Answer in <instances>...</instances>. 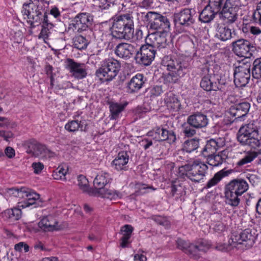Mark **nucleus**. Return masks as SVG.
I'll return each instance as SVG.
<instances>
[{"mask_svg":"<svg viewBox=\"0 0 261 261\" xmlns=\"http://www.w3.org/2000/svg\"><path fill=\"white\" fill-rule=\"evenodd\" d=\"M237 139L242 145H247L251 148L257 149L256 152H248L237 163L239 166L251 163L261 154V128L257 122L253 121L242 126L238 133Z\"/></svg>","mask_w":261,"mask_h":261,"instance_id":"f257e3e1","label":"nucleus"},{"mask_svg":"<svg viewBox=\"0 0 261 261\" xmlns=\"http://www.w3.org/2000/svg\"><path fill=\"white\" fill-rule=\"evenodd\" d=\"M190 58L185 56L173 57L165 56L162 60L163 64L167 67L169 72L164 76L166 83L175 84L179 79L184 76L190 66Z\"/></svg>","mask_w":261,"mask_h":261,"instance_id":"f03ea898","label":"nucleus"},{"mask_svg":"<svg viewBox=\"0 0 261 261\" xmlns=\"http://www.w3.org/2000/svg\"><path fill=\"white\" fill-rule=\"evenodd\" d=\"M111 28L113 38L119 39L130 40L134 31L133 18L129 14L115 15L112 18Z\"/></svg>","mask_w":261,"mask_h":261,"instance_id":"7ed1b4c3","label":"nucleus"},{"mask_svg":"<svg viewBox=\"0 0 261 261\" xmlns=\"http://www.w3.org/2000/svg\"><path fill=\"white\" fill-rule=\"evenodd\" d=\"M44 6L43 2L39 0L23 4L21 13L32 28L40 24L45 17H48Z\"/></svg>","mask_w":261,"mask_h":261,"instance_id":"20e7f679","label":"nucleus"},{"mask_svg":"<svg viewBox=\"0 0 261 261\" xmlns=\"http://www.w3.org/2000/svg\"><path fill=\"white\" fill-rule=\"evenodd\" d=\"M248 189L247 182L242 179H236L230 181L225 188L226 203L236 207L240 202L239 198Z\"/></svg>","mask_w":261,"mask_h":261,"instance_id":"39448f33","label":"nucleus"},{"mask_svg":"<svg viewBox=\"0 0 261 261\" xmlns=\"http://www.w3.org/2000/svg\"><path fill=\"white\" fill-rule=\"evenodd\" d=\"M255 240V236L252 233L251 230L248 228L240 233L232 232L227 244H219L216 246V248L220 251H229L237 245L242 244L245 242L247 243L248 246H252Z\"/></svg>","mask_w":261,"mask_h":261,"instance_id":"423d86ee","label":"nucleus"},{"mask_svg":"<svg viewBox=\"0 0 261 261\" xmlns=\"http://www.w3.org/2000/svg\"><path fill=\"white\" fill-rule=\"evenodd\" d=\"M208 169L207 166L198 161L192 164H186L179 167V172L193 182H199L205 177Z\"/></svg>","mask_w":261,"mask_h":261,"instance_id":"0eeeda50","label":"nucleus"},{"mask_svg":"<svg viewBox=\"0 0 261 261\" xmlns=\"http://www.w3.org/2000/svg\"><path fill=\"white\" fill-rule=\"evenodd\" d=\"M121 68V64L114 58H108L103 61L101 66L96 71V76L100 80L110 81L118 74Z\"/></svg>","mask_w":261,"mask_h":261,"instance_id":"6e6552de","label":"nucleus"},{"mask_svg":"<svg viewBox=\"0 0 261 261\" xmlns=\"http://www.w3.org/2000/svg\"><path fill=\"white\" fill-rule=\"evenodd\" d=\"M145 17L148 22L150 29L159 31L169 32L171 24L167 16L150 11L147 13Z\"/></svg>","mask_w":261,"mask_h":261,"instance_id":"1a4fd4ad","label":"nucleus"},{"mask_svg":"<svg viewBox=\"0 0 261 261\" xmlns=\"http://www.w3.org/2000/svg\"><path fill=\"white\" fill-rule=\"evenodd\" d=\"M231 45L233 53L238 56L246 59L254 58L253 52L255 50V47L248 40L244 39H238L232 42Z\"/></svg>","mask_w":261,"mask_h":261,"instance_id":"9d476101","label":"nucleus"},{"mask_svg":"<svg viewBox=\"0 0 261 261\" xmlns=\"http://www.w3.org/2000/svg\"><path fill=\"white\" fill-rule=\"evenodd\" d=\"M135 60L136 63L145 66L149 65L154 60L156 50L150 44L142 45L137 49Z\"/></svg>","mask_w":261,"mask_h":261,"instance_id":"9b49d317","label":"nucleus"},{"mask_svg":"<svg viewBox=\"0 0 261 261\" xmlns=\"http://www.w3.org/2000/svg\"><path fill=\"white\" fill-rule=\"evenodd\" d=\"M92 17L88 13L78 14L69 24L68 31L75 33H81L86 31L92 24Z\"/></svg>","mask_w":261,"mask_h":261,"instance_id":"f8f14e48","label":"nucleus"},{"mask_svg":"<svg viewBox=\"0 0 261 261\" xmlns=\"http://www.w3.org/2000/svg\"><path fill=\"white\" fill-rule=\"evenodd\" d=\"M251 65L248 63H243L236 67L234 70V83L238 87H245L250 78Z\"/></svg>","mask_w":261,"mask_h":261,"instance_id":"ddd939ff","label":"nucleus"},{"mask_svg":"<svg viewBox=\"0 0 261 261\" xmlns=\"http://www.w3.org/2000/svg\"><path fill=\"white\" fill-rule=\"evenodd\" d=\"M195 11L192 8H185L174 14V21L176 25L183 28L191 27L195 22Z\"/></svg>","mask_w":261,"mask_h":261,"instance_id":"4468645a","label":"nucleus"},{"mask_svg":"<svg viewBox=\"0 0 261 261\" xmlns=\"http://www.w3.org/2000/svg\"><path fill=\"white\" fill-rule=\"evenodd\" d=\"M176 246L179 249L182 250L191 257L195 258L199 256L200 252L205 251L204 246L202 243L194 245L179 238L176 241Z\"/></svg>","mask_w":261,"mask_h":261,"instance_id":"2eb2a0df","label":"nucleus"},{"mask_svg":"<svg viewBox=\"0 0 261 261\" xmlns=\"http://www.w3.org/2000/svg\"><path fill=\"white\" fill-rule=\"evenodd\" d=\"M67 68L72 76L77 79H83L87 75L86 66L84 63L75 62L73 59H67Z\"/></svg>","mask_w":261,"mask_h":261,"instance_id":"dca6fc26","label":"nucleus"},{"mask_svg":"<svg viewBox=\"0 0 261 261\" xmlns=\"http://www.w3.org/2000/svg\"><path fill=\"white\" fill-rule=\"evenodd\" d=\"M137 47L136 44L122 42L116 46L115 53L118 57L127 60L136 53Z\"/></svg>","mask_w":261,"mask_h":261,"instance_id":"f3484780","label":"nucleus"},{"mask_svg":"<svg viewBox=\"0 0 261 261\" xmlns=\"http://www.w3.org/2000/svg\"><path fill=\"white\" fill-rule=\"evenodd\" d=\"M149 136H152L158 141L168 140L169 143H173L175 142L176 135L173 131H169L167 129L156 127L152 132L148 133Z\"/></svg>","mask_w":261,"mask_h":261,"instance_id":"a211bd4d","label":"nucleus"},{"mask_svg":"<svg viewBox=\"0 0 261 261\" xmlns=\"http://www.w3.org/2000/svg\"><path fill=\"white\" fill-rule=\"evenodd\" d=\"M208 120L207 116L201 112H196L187 118V124L196 129H200L206 126Z\"/></svg>","mask_w":261,"mask_h":261,"instance_id":"6ab92c4d","label":"nucleus"},{"mask_svg":"<svg viewBox=\"0 0 261 261\" xmlns=\"http://www.w3.org/2000/svg\"><path fill=\"white\" fill-rule=\"evenodd\" d=\"M168 32L159 31L150 35V39L151 40L152 44L150 45L158 48H165L168 45L167 38Z\"/></svg>","mask_w":261,"mask_h":261,"instance_id":"aec40b11","label":"nucleus"},{"mask_svg":"<svg viewBox=\"0 0 261 261\" xmlns=\"http://www.w3.org/2000/svg\"><path fill=\"white\" fill-rule=\"evenodd\" d=\"M110 175L107 172H102L98 174L93 181V185L95 189L94 196L98 195V193L104 191L103 188L110 181Z\"/></svg>","mask_w":261,"mask_h":261,"instance_id":"412c9836","label":"nucleus"},{"mask_svg":"<svg viewBox=\"0 0 261 261\" xmlns=\"http://www.w3.org/2000/svg\"><path fill=\"white\" fill-rule=\"evenodd\" d=\"M250 107L249 103L247 102H241L231 106L229 110V113L236 119L240 118L247 114Z\"/></svg>","mask_w":261,"mask_h":261,"instance_id":"4be33fe9","label":"nucleus"},{"mask_svg":"<svg viewBox=\"0 0 261 261\" xmlns=\"http://www.w3.org/2000/svg\"><path fill=\"white\" fill-rule=\"evenodd\" d=\"M144 77L142 74H137L133 76L127 84V90L130 93H134L142 88L145 84Z\"/></svg>","mask_w":261,"mask_h":261,"instance_id":"5701e85b","label":"nucleus"},{"mask_svg":"<svg viewBox=\"0 0 261 261\" xmlns=\"http://www.w3.org/2000/svg\"><path fill=\"white\" fill-rule=\"evenodd\" d=\"M232 0H226L222 8L221 14L223 18L229 23L234 22L237 19V14L231 4Z\"/></svg>","mask_w":261,"mask_h":261,"instance_id":"b1692460","label":"nucleus"},{"mask_svg":"<svg viewBox=\"0 0 261 261\" xmlns=\"http://www.w3.org/2000/svg\"><path fill=\"white\" fill-rule=\"evenodd\" d=\"M58 222L52 216H48L43 218L38 224L40 229L44 231H51L57 229Z\"/></svg>","mask_w":261,"mask_h":261,"instance_id":"393cba45","label":"nucleus"},{"mask_svg":"<svg viewBox=\"0 0 261 261\" xmlns=\"http://www.w3.org/2000/svg\"><path fill=\"white\" fill-rule=\"evenodd\" d=\"M232 172V170H226L223 169L215 174L214 176L208 180L204 187L203 190L211 189L216 186L222 180L223 177L227 176Z\"/></svg>","mask_w":261,"mask_h":261,"instance_id":"a878e982","label":"nucleus"},{"mask_svg":"<svg viewBox=\"0 0 261 261\" xmlns=\"http://www.w3.org/2000/svg\"><path fill=\"white\" fill-rule=\"evenodd\" d=\"M215 37L222 41H226L232 37L231 30L224 24H219L217 27Z\"/></svg>","mask_w":261,"mask_h":261,"instance_id":"bb28decb","label":"nucleus"},{"mask_svg":"<svg viewBox=\"0 0 261 261\" xmlns=\"http://www.w3.org/2000/svg\"><path fill=\"white\" fill-rule=\"evenodd\" d=\"M228 156V151L223 150L217 154H213L207 158V163L210 165L216 167L222 164Z\"/></svg>","mask_w":261,"mask_h":261,"instance_id":"cd10ccee","label":"nucleus"},{"mask_svg":"<svg viewBox=\"0 0 261 261\" xmlns=\"http://www.w3.org/2000/svg\"><path fill=\"white\" fill-rule=\"evenodd\" d=\"M45 147V145L38 143L36 140H33L29 143L27 152L35 156H42Z\"/></svg>","mask_w":261,"mask_h":261,"instance_id":"c85d7f7f","label":"nucleus"},{"mask_svg":"<svg viewBox=\"0 0 261 261\" xmlns=\"http://www.w3.org/2000/svg\"><path fill=\"white\" fill-rule=\"evenodd\" d=\"M220 11H216L215 9H214L213 8L208 5L200 13L199 19L202 22H210L214 18L215 15Z\"/></svg>","mask_w":261,"mask_h":261,"instance_id":"c756f323","label":"nucleus"},{"mask_svg":"<svg viewBox=\"0 0 261 261\" xmlns=\"http://www.w3.org/2000/svg\"><path fill=\"white\" fill-rule=\"evenodd\" d=\"M164 101L168 108L173 111L176 112L180 108L181 105L180 101L172 92L166 94Z\"/></svg>","mask_w":261,"mask_h":261,"instance_id":"7c9ffc66","label":"nucleus"},{"mask_svg":"<svg viewBox=\"0 0 261 261\" xmlns=\"http://www.w3.org/2000/svg\"><path fill=\"white\" fill-rule=\"evenodd\" d=\"M128 160L129 156L127 153L126 151H121L113 161L112 164L116 170H121L125 168V166L128 163Z\"/></svg>","mask_w":261,"mask_h":261,"instance_id":"2f4dec72","label":"nucleus"},{"mask_svg":"<svg viewBox=\"0 0 261 261\" xmlns=\"http://www.w3.org/2000/svg\"><path fill=\"white\" fill-rule=\"evenodd\" d=\"M216 80L215 75L207 74L204 76L200 82V87L207 91H215L216 88Z\"/></svg>","mask_w":261,"mask_h":261,"instance_id":"473e14b6","label":"nucleus"},{"mask_svg":"<svg viewBox=\"0 0 261 261\" xmlns=\"http://www.w3.org/2000/svg\"><path fill=\"white\" fill-rule=\"evenodd\" d=\"M42 29L39 35V38L43 39L45 42L48 39L49 35L50 34V30L53 29L54 25L50 21L48 17H45L44 21L42 22Z\"/></svg>","mask_w":261,"mask_h":261,"instance_id":"72a5a7b5","label":"nucleus"},{"mask_svg":"<svg viewBox=\"0 0 261 261\" xmlns=\"http://www.w3.org/2000/svg\"><path fill=\"white\" fill-rule=\"evenodd\" d=\"M133 230V227L128 224H126L121 227V233L122 234V237L120 240L121 241L120 246L122 248L126 247L130 243L129 240L130 238Z\"/></svg>","mask_w":261,"mask_h":261,"instance_id":"f704fd0d","label":"nucleus"},{"mask_svg":"<svg viewBox=\"0 0 261 261\" xmlns=\"http://www.w3.org/2000/svg\"><path fill=\"white\" fill-rule=\"evenodd\" d=\"M218 148L217 142L214 139L207 141L204 147L201 151L202 155L205 158H208L215 154Z\"/></svg>","mask_w":261,"mask_h":261,"instance_id":"c9c22d12","label":"nucleus"},{"mask_svg":"<svg viewBox=\"0 0 261 261\" xmlns=\"http://www.w3.org/2000/svg\"><path fill=\"white\" fill-rule=\"evenodd\" d=\"M127 103L124 104L112 102L110 105V111L111 112L110 119H117L120 113L123 111L126 106Z\"/></svg>","mask_w":261,"mask_h":261,"instance_id":"e433bc0d","label":"nucleus"},{"mask_svg":"<svg viewBox=\"0 0 261 261\" xmlns=\"http://www.w3.org/2000/svg\"><path fill=\"white\" fill-rule=\"evenodd\" d=\"M77 185L83 192L87 193L90 195L94 196L93 193H94V191L93 189L89 188V181L85 176L80 175L78 176Z\"/></svg>","mask_w":261,"mask_h":261,"instance_id":"4c0bfd02","label":"nucleus"},{"mask_svg":"<svg viewBox=\"0 0 261 261\" xmlns=\"http://www.w3.org/2000/svg\"><path fill=\"white\" fill-rule=\"evenodd\" d=\"M65 128L69 132H75L78 130L86 131V127L84 128V122L77 120L69 121L65 125Z\"/></svg>","mask_w":261,"mask_h":261,"instance_id":"58836bf2","label":"nucleus"},{"mask_svg":"<svg viewBox=\"0 0 261 261\" xmlns=\"http://www.w3.org/2000/svg\"><path fill=\"white\" fill-rule=\"evenodd\" d=\"M96 196H101L103 198L110 199V200H117L121 198L122 194L120 192L113 190H105L102 192L98 193Z\"/></svg>","mask_w":261,"mask_h":261,"instance_id":"ea45409f","label":"nucleus"},{"mask_svg":"<svg viewBox=\"0 0 261 261\" xmlns=\"http://www.w3.org/2000/svg\"><path fill=\"white\" fill-rule=\"evenodd\" d=\"M3 217L11 219L12 221L19 220L21 216V211L18 208L8 209L5 211L3 214Z\"/></svg>","mask_w":261,"mask_h":261,"instance_id":"a19ab883","label":"nucleus"},{"mask_svg":"<svg viewBox=\"0 0 261 261\" xmlns=\"http://www.w3.org/2000/svg\"><path fill=\"white\" fill-rule=\"evenodd\" d=\"M199 144L198 139L194 138L188 140L183 144V150L190 153L198 148Z\"/></svg>","mask_w":261,"mask_h":261,"instance_id":"79ce46f5","label":"nucleus"},{"mask_svg":"<svg viewBox=\"0 0 261 261\" xmlns=\"http://www.w3.org/2000/svg\"><path fill=\"white\" fill-rule=\"evenodd\" d=\"M216 88L215 91H220L223 93H225L228 89L227 80L225 77L222 76H216Z\"/></svg>","mask_w":261,"mask_h":261,"instance_id":"37998d69","label":"nucleus"},{"mask_svg":"<svg viewBox=\"0 0 261 261\" xmlns=\"http://www.w3.org/2000/svg\"><path fill=\"white\" fill-rule=\"evenodd\" d=\"M252 76L256 79L261 78V58L255 59L252 67Z\"/></svg>","mask_w":261,"mask_h":261,"instance_id":"c03bdc74","label":"nucleus"},{"mask_svg":"<svg viewBox=\"0 0 261 261\" xmlns=\"http://www.w3.org/2000/svg\"><path fill=\"white\" fill-rule=\"evenodd\" d=\"M88 44V40L81 35L75 37L73 39V46L79 50L85 49Z\"/></svg>","mask_w":261,"mask_h":261,"instance_id":"a18cd8bd","label":"nucleus"},{"mask_svg":"<svg viewBox=\"0 0 261 261\" xmlns=\"http://www.w3.org/2000/svg\"><path fill=\"white\" fill-rule=\"evenodd\" d=\"M67 169L63 167H59L53 173V177L57 180H65V175L67 173Z\"/></svg>","mask_w":261,"mask_h":261,"instance_id":"49530a36","label":"nucleus"},{"mask_svg":"<svg viewBox=\"0 0 261 261\" xmlns=\"http://www.w3.org/2000/svg\"><path fill=\"white\" fill-rule=\"evenodd\" d=\"M182 188L179 182L172 181L171 186V194L172 197L175 195H180Z\"/></svg>","mask_w":261,"mask_h":261,"instance_id":"de8ad7c7","label":"nucleus"},{"mask_svg":"<svg viewBox=\"0 0 261 261\" xmlns=\"http://www.w3.org/2000/svg\"><path fill=\"white\" fill-rule=\"evenodd\" d=\"M25 193H23L24 197L29 201H35L40 198L39 194L32 191L31 190L25 188Z\"/></svg>","mask_w":261,"mask_h":261,"instance_id":"09e8293b","label":"nucleus"},{"mask_svg":"<svg viewBox=\"0 0 261 261\" xmlns=\"http://www.w3.org/2000/svg\"><path fill=\"white\" fill-rule=\"evenodd\" d=\"M25 190H26L25 187H22L20 189L12 188L9 190L8 192L10 195H12L14 197L24 198L23 193H25Z\"/></svg>","mask_w":261,"mask_h":261,"instance_id":"8fccbe9b","label":"nucleus"},{"mask_svg":"<svg viewBox=\"0 0 261 261\" xmlns=\"http://www.w3.org/2000/svg\"><path fill=\"white\" fill-rule=\"evenodd\" d=\"M253 19L254 22L261 25V1L257 5L256 10L253 13Z\"/></svg>","mask_w":261,"mask_h":261,"instance_id":"3c124183","label":"nucleus"},{"mask_svg":"<svg viewBox=\"0 0 261 261\" xmlns=\"http://www.w3.org/2000/svg\"><path fill=\"white\" fill-rule=\"evenodd\" d=\"M153 219L158 224L163 225L165 227H169L170 225V222L167 219V218L164 217H162L160 216H155Z\"/></svg>","mask_w":261,"mask_h":261,"instance_id":"603ef678","label":"nucleus"},{"mask_svg":"<svg viewBox=\"0 0 261 261\" xmlns=\"http://www.w3.org/2000/svg\"><path fill=\"white\" fill-rule=\"evenodd\" d=\"M183 133L185 135L188 137L193 136L196 134L195 128L192 127L188 124H184L182 125Z\"/></svg>","mask_w":261,"mask_h":261,"instance_id":"864d4df0","label":"nucleus"},{"mask_svg":"<svg viewBox=\"0 0 261 261\" xmlns=\"http://www.w3.org/2000/svg\"><path fill=\"white\" fill-rule=\"evenodd\" d=\"M223 0H209L208 5L215 9L216 11H220L223 4Z\"/></svg>","mask_w":261,"mask_h":261,"instance_id":"5fc2aeb1","label":"nucleus"},{"mask_svg":"<svg viewBox=\"0 0 261 261\" xmlns=\"http://www.w3.org/2000/svg\"><path fill=\"white\" fill-rule=\"evenodd\" d=\"M14 125H15V123H11L7 118L0 117V127H13Z\"/></svg>","mask_w":261,"mask_h":261,"instance_id":"6e6d98bb","label":"nucleus"},{"mask_svg":"<svg viewBox=\"0 0 261 261\" xmlns=\"http://www.w3.org/2000/svg\"><path fill=\"white\" fill-rule=\"evenodd\" d=\"M95 4L101 10L108 9L110 7L108 0H96Z\"/></svg>","mask_w":261,"mask_h":261,"instance_id":"4d7b16f0","label":"nucleus"},{"mask_svg":"<svg viewBox=\"0 0 261 261\" xmlns=\"http://www.w3.org/2000/svg\"><path fill=\"white\" fill-rule=\"evenodd\" d=\"M32 167L36 174L40 173L44 168V165L40 162H34L32 164Z\"/></svg>","mask_w":261,"mask_h":261,"instance_id":"13d9d810","label":"nucleus"},{"mask_svg":"<svg viewBox=\"0 0 261 261\" xmlns=\"http://www.w3.org/2000/svg\"><path fill=\"white\" fill-rule=\"evenodd\" d=\"M225 225L221 222H217L214 227V230L218 233L223 231L225 229Z\"/></svg>","mask_w":261,"mask_h":261,"instance_id":"bf43d9fd","label":"nucleus"},{"mask_svg":"<svg viewBox=\"0 0 261 261\" xmlns=\"http://www.w3.org/2000/svg\"><path fill=\"white\" fill-rule=\"evenodd\" d=\"M163 92L162 88L160 86H154L150 90L152 95L159 96Z\"/></svg>","mask_w":261,"mask_h":261,"instance_id":"052dcab7","label":"nucleus"},{"mask_svg":"<svg viewBox=\"0 0 261 261\" xmlns=\"http://www.w3.org/2000/svg\"><path fill=\"white\" fill-rule=\"evenodd\" d=\"M56 156V154L55 152L48 149V148H46V147H45V149L44 150L42 157H44L45 158L48 159H51L55 157Z\"/></svg>","mask_w":261,"mask_h":261,"instance_id":"680f3d73","label":"nucleus"},{"mask_svg":"<svg viewBox=\"0 0 261 261\" xmlns=\"http://www.w3.org/2000/svg\"><path fill=\"white\" fill-rule=\"evenodd\" d=\"M5 152L9 158H12L15 155V150L11 147H7L5 149Z\"/></svg>","mask_w":261,"mask_h":261,"instance_id":"e2e57ef3","label":"nucleus"},{"mask_svg":"<svg viewBox=\"0 0 261 261\" xmlns=\"http://www.w3.org/2000/svg\"><path fill=\"white\" fill-rule=\"evenodd\" d=\"M138 188H139V190L138 191L136 192L137 193H138V194L144 193L145 192H142V190H145L147 189H152L153 190H155V189H154L152 187L146 186L144 184L139 185Z\"/></svg>","mask_w":261,"mask_h":261,"instance_id":"0e129e2a","label":"nucleus"},{"mask_svg":"<svg viewBox=\"0 0 261 261\" xmlns=\"http://www.w3.org/2000/svg\"><path fill=\"white\" fill-rule=\"evenodd\" d=\"M147 258L143 254H136L134 255L135 261H146Z\"/></svg>","mask_w":261,"mask_h":261,"instance_id":"69168bd1","label":"nucleus"},{"mask_svg":"<svg viewBox=\"0 0 261 261\" xmlns=\"http://www.w3.org/2000/svg\"><path fill=\"white\" fill-rule=\"evenodd\" d=\"M50 13L55 18H58L60 16V12L59 9L56 7L52 8L50 11Z\"/></svg>","mask_w":261,"mask_h":261,"instance_id":"338daca9","label":"nucleus"},{"mask_svg":"<svg viewBox=\"0 0 261 261\" xmlns=\"http://www.w3.org/2000/svg\"><path fill=\"white\" fill-rule=\"evenodd\" d=\"M250 32L253 35H258L261 33V30L256 27H251Z\"/></svg>","mask_w":261,"mask_h":261,"instance_id":"774afa93","label":"nucleus"}]
</instances>
